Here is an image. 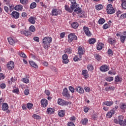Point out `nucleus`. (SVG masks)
<instances>
[{"label": "nucleus", "instance_id": "obj_2", "mask_svg": "<svg viewBox=\"0 0 126 126\" xmlns=\"http://www.w3.org/2000/svg\"><path fill=\"white\" fill-rule=\"evenodd\" d=\"M106 11L108 14H114L116 12V8L113 7L111 4H109L107 6Z\"/></svg>", "mask_w": 126, "mask_h": 126}, {"label": "nucleus", "instance_id": "obj_27", "mask_svg": "<svg viewBox=\"0 0 126 126\" xmlns=\"http://www.w3.org/2000/svg\"><path fill=\"white\" fill-rule=\"evenodd\" d=\"M58 115L59 117H61V118H63L65 115V112L63 110H61L59 113Z\"/></svg>", "mask_w": 126, "mask_h": 126}, {"label": "nucleus", "instance_id": "obj_40", "mask_svg": "<svg viewBox=\"0 0 126 126\" xmlns=\"http://www.w3.org/2000/svg\"><path fill=\"white\" fill-rule=\"evenodd\" d=\"M95 8L96 10H101L103 8V5L99 4L96 6Z\"/></svg>", "mask_w": 126, "mask_h": 126}, {"label": "nucleus", "instance_id": "obj_25", "mask_svg": "<svg viewBox=\"0 0 126 126\" xmlns=\"http://www.w3.org/2000/svg\"><path fill=\"white\" fill-rule=\"evenodd\" d=\"M63 95H70L69 92L66 88L63 90Z\"/></svg>", "mask_w": 126, "mask_h": 126}, {"label": "nucleus", "instance_id": "obj_36", "mask_svg": "<svg viewBox=\"0 0 126 126\" xmlns=\"http://www.w3.org/2000/svg\"><path fill=\"white\" fill-rule=\"evenodd\" d=\"M95 42L96 39L95 38H91L89 40V44H91V45H93V44H94Z\"/></svg>", "mask_w": 126, "mask_h": 126}, {"label": "nucleus", "instance_id": "obj_29", "mask_svg": "<svg viewBox=\"0 0 126 126\" xmlns=\"http://www.w3.org/2000/svg\"><path fill=\"white\" fill-rule=\"evenodd\" d=\"M35 18H34L33 17H31L29 19V21L30 23H31L32 24H35Z\"/></svg>", "mask_w": 126, "mask_h": 126}, {"label": "nucleus", "instance_id": "obj_49", "mask_svg": "<svg viewBox=\"0 0 126 126\" xmlns=\"http://www.w3.org/2000/svg\"><path fill=\"white\" fill-rule=\"evenodd\" d=\"M108 28H110V25H109V24H105L103 26V29H108Z\"/></svg>", "mask_w": 126, "mask_h": 126}, {"label": "nucleus", "instance_id": "obj_9", "mask_svg": "<svg viewBox=\"0 0 126 126\" xmlns=\"http://www.w3.org/2000/svg\"><path fill=\"white\" fill-rule=\"evenodd\" d=\"M7 67L8 69L12 70L14 68V63L12 61H10L7 64Z\"/></svg>", "mask_w": 126, "mask_h": 126}, {"label": "nucleus", "instance_id": "obj_17", "mask_svg": "<svg viewBox=\"0 0 126 126\" xmlns=\"http://www.w3.org/2000/svg\"><path fill=\"white\" fill-rule=\"evenodd\" d=\"M77 92H78V93H80V94H83L84 93V90H83V88L78 87L76 89Z\"/></svg>", "mask_w": 126, "mask_h": 126}, {"label": "nucleus", "instance_id": "obj_39", "mask_svg": "<svg viewBox=\"0 0 126 126\" xmlns=\"http://www.w3.org/2000/svg\"><path fill=\"white\" fill-rule=\"evenodd\" d=\"M108 42H109V44H111V45H114V44H115V43H116V40H115L112 38H109L108 39Z\"/></svg>", "mask_w": 126, "mask_h": 126}, {"label": "nucleus", "instance_id": "obj_54", "mask_svg": "<svg viewBox=\"0 0 126 126\" xmlns=\"http://www.w3.org/2000/svg\"><path fill=\"white\" fill-rule=\"evenodd\" d=\"M3 2H5V4H6V5H10V0H3Z\"/></svg>", "mask_w": 126, "mask_h": 126}, {"label": "nucleus", "instance_id": "obj_61", "mask_svg": "<svg viewBox=\"0 0 126 126\" xmlns=\"http://www.w3.org/2000/svg\"><path fill=\"white\" fill-rule=\"evenodd\" d=\"M4 10H5V11H6V12H8L9 9L8 8V7H7L6 6H4Z\"/></svg>", "mask_w": 126, "mask_h": 126}, {"label": "nucleus", "instance_id": "obj_13", "mask_svg": "<svg viewBox=\"0 0 126 126\" xmlns=\"http://www.w3.org/2000/svg\"><path fill=\"white\" fill-rule=\"evenodd\" d=\"M114 114H115V110L114 109H112L107 113L106 117L107 118L110 119V118H112V116Z\"/></svg>", "mask_w": 126, "mask_h": 126}, {"label": "nucleus", "instance_id": "obj_6", "mask_svg": "<svg viewBox=\"0 0 126 126\" xmlns=\"http://www.w3.org/2000/svg\"><path fill=\"white\" fill-rule=\"evenodd\" d=\"M63 13V12L61 10H59L58 9H53L52 11V13L51 14V15H53L54 16L59 15L62 14Z\"/></svg>", "mask_w": 126, "mask_h": 126}, {"label": "nucleus", "instance_id": "obj_59", "mask_svg": "<svg viewBox=\"0 0 126 126\" xmlns=\"http://www.w3.org/2000/svg\"><path fill=\"white\" fill-rule=\"evenodd\" d=\"M85 89V91H86V92H90V88L88 87H85L84 88Z\"/></svg>", "mask_w": 126, "mask_h": 126}, {"label": "nucleus", "instance_id": "obj_38", "mask_svg": "<svg viewBox=\"0 0 126 126\" xmlns=\"http://www.w3.org/2000/svg\"><path fill=\"white\" fill-rule=\"evenodd\" d=\"M115 82H121L122 79L120 77L117 76L115 77Z\"/></svg>", "mask_w": 126, "mask_h": 126}, {"label": "nucleus", "instance_id": "obj_1", "mask_svg": "<svg viewBox=\"0 0 126 126\" xmlns=\"http://www.w3.org/2000/svg\"><path fill=\"white\" fill-rule=\"evenodd\" d=\"M52 43V37H45L42 39V43L43 44V47L46 50L50 47V44Z\"/></svg>", "mask_w": 126, "mask_h": 126}, {"label": "nucleus", "instance_id": "obj_7", "mask_svg": "<svg viewBox=\"0 0 126 126\" xmlns=\"http://www.w3.org/2000/svg\"><path fill=\"white\" fill-rule=\"evenodd\" d=\"M78 54L79 55L80 59L82 58V55H84L85 51H84V48H82L81 46H79L78 49Z\"/></svg>", "mask_w": 126, "mask_h": 126}, {"label": "nucleus", "instance_id": "obj_14", "mask_svg": "<svg viewBox=\"0 0 126 126\" xmlns=\"http://www.w3.org/2000/svg\"><path fill=\"white\" fill-rule=\"evenodd\" d=\"M100 70L103 72H105V71L109 70V68H108V66L106 65H102L100 67Z\"/></svg>", "mask_w": 126, "mask_h": 126}, {"label": "nucleus", "instance_id": "obj_37", "mask_svg": "<svg viewBox=\"0 0 126 126\" xmlns=\"http://www.w3.org/2000/svg\"><path fill=\"white\" fill-rule=\"evenodd\" d=\"M82 125H84V126H85L87 123H88V119L86 118H84V119L82 120L81 121Z\"/></svg>", "mask_w": 126, "mask_h": 126}, {"label": "nucleus", "instance_id": "obj_41", "mask_svg": "<svg viewBox=\"0 0 126 126\" xmlns=\"http://www.w3.org/2000/svg\"><path fill=\"white\" fill-rule=\"evenodd\" d=\"M87 68L88 70H90V71H92L93 70V66L90 64L88 65Z\"/></svg>", "mask_w": 126, "mask_h": 126}, {"label": "nucleus", "instance_id": "obj_34", "mask_svg": "<svg viewBox=\"0 0 126 126\" xmlns=\"http://www.w3.org/2000/svg\"><path fill=\"white\" fill-rule=\"evenodd\" d=\"M36 6H37V4L36 3V2H33L31 4L30 8H31V9H33V8H35Z\"/></svg>", "mask_w": 126, "mask_h": 126}, {"label": "nucleus", "instance_id": "obj_32", "mask_svg": "<svg viewBox=\"0 0 126 126\" xmlns=\"http://www.w3.org/2000/svg\"><path fill=\"white\" fill-rule=\"evenodd\" d=\"M74 11V12H77L78 14H79V13H81L82 11L81 10V8L80 7H78L75 9Z\"/></svg>", "mask_w": 126, "mask_h": 126}, {"label": "nucleus", "instance_id": "obj_62", "mask_svg": "<svg viewBox=\"0 0 126 126\" xmlns=\"http://www.w3.org/2000/svg\"><path fill=\"white\" fill-rule=\"evenodd\" d=\"M67 125L68 126H75L74 123L72 122H68Z\"/></svg>", "mask_w": 126, "mask_h": 126}, {"label": "nucleus", "instance_id": "obj_47", "mask_svg": "<svg viewBox=\"0 0 126 126\" xmlns=\"http://www.w3.org/2000/svg\"><path fill=\"white\" fill-rule=\"evenodd\" d=\"M22 81H23V82H24V83H29V79H27V78H23L22 79Z\"/></svg>", "mask_w": 126, "mask_h": 126}, {"label": "nucleus", "instance_id": "obj_23", "mask_svg": "<svg viewBox=\"0 0 126 126\" xmlns=\"http://www.w3.org/2000/svg\"><path fill=\"white\" fill-rule=\"evenodd\" d=\"M105 22H106V20H105V19L103 18H101L98 21V24H99L100 25H103V24H104V23H105Z\"/></svg>", "mask_w": 126, "mask_h": 126}, {"label": "nucleus", "instance_id": "obj_46", "mask_svg": "<svg viewBox=\"0 0 126 126\" xmlns=\"http://www.w3.org/2000/svg\"><path fill=\"white\" fill-rule=\"evenodd\" d=\"M106 81H108L109 82H110V81H113L114 80V77H108L106 79Z\"/></svg>", "mask_w": 126, "mask_h": 126}, {"label": "nucleus", "instance_id": "obj_53", "mask_svg": "<svg viewBox=\"0 0 126 126\" xmlns=\"http://www.w3.org/2000/svg\"><path fill=\"white\" fill-rule=\"evenodd\" d=\"M30 30L31 31V32H35V27L33 26H31L30 27Z\"/></svg>", "mask_w": 126, "mask_h": 126}, {"label": "nucleus", "instance_id": "obj_20", "mask_svg": "<svg viewBox=\"0 0 126 126\" xmlns=\"http://www.w3.org/2000/svg\"><path fill=\"white\" fill-rule=\"evenodd\" d=\"M2 110L3 111H7L8 110V104L6 103H4L2 104Z\"/></svg>", "mask_w": 126, "mask_h": 126}, {"label": "nucleus", "instance_id": "obj_24", "mask_svg": "<svg viewBox=\"0 0 126 126\" xmlns=\"http://www.w3.org/2000/svg\"><path fill=\"white\" fill-rule=\"evenodd\" d=\"M64 7L66 11H68V12H70V13H71L72 11H73V10L70 9V7H69V6L67 5H65Z\"/></svg>", "mask_w": 126, "mask_h": 126}, {"label": "nucleus", "instance_id": "obj_12", "mask_svg": "<svg viewBox=\"0 0 126 126\" xmlns=\"http://www.w3.org/2000/svg\"><path fill=\"white\" fill-rule=\"evenodd\" d=\"M71 5L70 6V8L73 10V9H74V8H76V6H77L76 1H75V0H73V1H71Z\"/></svg>", "mask_w": 126, "mask_h": 126}, {"label": "nucleus", "instance_id": "obj_30", "mask_svg": "<svg viewBox=\"0 0 126 126\" xmlns=\"http://www.w3.org/2000/svg\"><path fill=\"white\" fill-rule=\"evenodd\" d=\"M88 72L87 71V70H82V74L85 76V78H87V77H88Z\"/></svg>", "mask_w": 126, "mask_h": 126}, {"label": "nucleus", "instance_id": "obj_50", "mask_svg": "<svg viewBox=\"0 0 126 126\" xmlns=\"http://www.w3.org/2000/svg\"><path fill=\"white\" fill-rule=\"evenodd\" d=\"M64 96L66 98V99H72V98H73V96L72 95H64Z\"/></svg>", "mask_w": 126, "mask_h": 126}, {"label": "nucleus", "instance_id": "obj_58", "mask_svg": "<svg viewBox=\"0 0 126 126\" xmlns=\"http://www.w3.org/2000/svg\"><path fill=\"white\" fill-rule=\"evenodd\" d=\"M105 89L107 91H108V90H114V89H115V88H114L112 86H110V87L106 88Z\"/></svg>", "mask_w": 126, "mask_h": 126}, {"label": "nucleus", "instance_id": "obj_10", "mask_svg": "<svg viewBox=\"0 0 126 126\" xmlns=\"http://www.w3.org/2000/svg\"><path fill=\"white\" fill-rule=\"evenodd\" d=\"M41 104L42 107H43V108H46V107L48 106V100L45 98H43L41 100Z\"/></svg>", "mask_w": 126, "mask_h": 126}, {"label": "nucleus", "instance_id": "obj_8", "mask_svg": "<svg viewBox=\"0 0 126 126\" xmlns=\"http://www.w3.org/2000/svg\"><path fill=\"white\" fill-rule=\"evenodd\" d=\"M83 29H84V32L87 36H88V37H90V36L92 35V33H91V32H90V30H89V29L88 27H84Z\"/></svg>", "mask_w": 126, "mask_h": 126}, {"label": "nucleus", "instance_id": "obj_31", "mask_svg": "<svg viewBox=\"0 0 126 126\" xmlns=\"http://www.w3.org/2000/svg\"><path fill=\"white\" fill-rule=\"evenodd\" d=\"M126 36L125 35H121L120 36V41L121 43H125L126 41Z\"/></svg>", "mask_w": 126, "mask_h": 126}, {"label": "nucleus", "instance_id": "obj_57", "mask_svg": "<svg viewBox=\"0 0 126 126\" xmlns=\"http://www.w3.org/2000/svg\"><path fill=\"white\" fill-rule=\"evenodd\" d=\"M13 6H14L13 4L9 5L10 12H11L13 10Z\"/></svg>", "mask_w": 126, "mask_h": 126}, {"label": "nucleus", "instance_id": "obj_26", "mask_svg": "<svg viewBox=\"0 0 126 126\" xmlns=\"http://www.w3.org/2000/svg\"><path fill=\"white\" fill-rule=\"evenodd\" d=\"M103 47H104V44L99 43L97 46V50H98V51H101V50H102Z\"/></svg>", "mask_w": 126, "mask_h": 126}, {"label": "nucleus", "instance_id": "obj_28", "mask_svg": "<svg viewBox=\"0 0 126 126\" xmlns=\"http://www.w3.org/2000/svg\"><path fill=\"white\" fill-rule=\"evenodd\" d=\"M120 108H121V109H122V110H126V103H121L120 104Z\"/></svg>", "mask_w": 126, "mask_h": 126}, {"label": "nucleus", "instance_id": "obj_64", "mask_svg": "<svg viewBox=\"0 0 126 126\" xmlns=\"http://www.w3.org/2000/svg\"><path fill=\"white\" fill-rule=\"evenodd\" d=\"M33 40L35 41V42H39V37L35 36L33 37Z\"/></svg>", "mask_w": 126, "mask_h": 126}, {"label": "nucleus", "instance_id": "obj_3", "mask_svg": "<svg viewBox=\"0 0 126 126\" xmlns=\"http://www.w3.org/2000/svg\"><path fill=\"white\" fill-rule=\"evenodd\" d=\"M119 125L122 126H126V119L124 120V116L121 115L118 117Z\"/></svg>", "mask_w": 126, "mask_h": 126}, {"label": "nucleus", "instance_id": "obj_51", "mask_svg": "<svg viewBox=\"0 0 126 126\" xmlns=\"http://www.w3.org/2000/svg\"><path fill=\"white\" fill-rule=\"evenodd\" d=\"M20 57H22V58H24V59H26L27 58V56H26V55L24 54L23 52H21L20 54Z\"/></svg>", "mask_w": 126, "mask_h": 126}, {"label": "nucleus", "instance_id": "obj_45", "mask_svg": "<svg viewBox=\"0 0 126 126\" xmlns=\"http://www.w3.org/2000/svg\"><path fill=\"white\" fill-rule=\"evenodd\" d=\"M27 107L28 108V109H32V107H33V104L31 103H28L27 104Z\"/></svg>", "mask_w": 126, "mask_h": 126}, {"label": "nucleus", "instance_id": "obj_48", "mask_svg": "<svg viewBox=\"0 0 126 126\" xmlns=\"http://www.w3.org/2000/svg\"><path fill=\"white\" fill-rule=\"evenodd\" d=\"M69 91L71 92V93H74V88L72 86H69L68 87Z\"/></svg>", "mask_w": 126, "mask_h": 126}, {"label": "nucleus", "instance_id": "obj_4", "mask_svg": "<svg viewBox=\"0 0 126 126\" xmlns=\"http://www.w3.org/2000/svg\"><path fill=\"white\" fill-rule=\"evenodd\" d=\"M68 42H72L73 41H76L77 40V36L75 35V33H71L68 35Z\"/></svg>", "mask_w": 126, "mask_h": 126}, {"label": "nucleus", "instance_id": "obj_11", "mask_svg": "<svg viewBox=\"0 0 126 126\" xmlns=\"http://www.w3.org/2000/svg\"><path fill=\"white\" fill-rule=\"evenodd\" d=\"M11 15H12V17L15 18V19H18V18H19V13L17 11H13Z\"/></svg>", "mask_w": 126, "mask_h": 126}, {"label": "nucleus", "instance_id": "obj_18", "mask_svg": "<svg viewBox=\"0 0 126 126\" xmlns=\"http://www.w3.org/2000/svg\"><path fill=\"white\" fill-rule=\"evenodd\" d=\"M21 34H24L25 36H27V37H29V36H30L31 35V32H28L26 31H21Z\"/></svg>", "mask_w": 126, "mask_h": 126}, {"label": "nucleus", "instance_id": "obj_19", "mask_svg": "<svg viewBox=\"0 0 126 126\" xmlns=\"http://www.w3.org/2000/svg\"><path fill=\"white\" fill-rule=\"evenodd\" d=\"M8 41L10 45H14L15 44V41L13 40V38L12 37H8L7 38Z\"/></svg>", "mask_w": 126, "mask_h": 126}, {"label": "nucleus", "instance_id": "obj_33", "mask_svg": "<svg viewBox=\"0 0 126 126\" xmlns=\"http://www.w3.org/2000/svg\"><path fill=\"white\" fill-rule=\"evenodd\" d=\"M71 26L72 28H74V29H76V28L78 27V23H77V22H74L71 24Z\"/></svg>", "mask_w": 126, "mask_h": 126}, {"label": "nucleus", "instance_id": "obj_43", "mask_svg": "<svg viewBox=\"0 0 126 126\" xmlns=\"http://www.w3.org/2000/svg\"><path fill=\"white\" fill-rule=\"evenodd\" d=\"M66 52L67 54H71L72 53V49L70 47L66 49Z\"/></svg>", "mask_w": 126, "mask_h": 126}, {"label": "nucleus", "instance_id": "obj_35", "mask_svg": "<svg viewBox=\"0 0 126 126\" xmlns=\"http://www.w3.org/2000/svg\"><path fill=\"white\" fill-rule=\"evenodd\" d=\"M94 57H95V59L96 60H97V61H101V59H102V57H101V56H100V55L99 54H96L94 55Z\"/></svg>", "mask_w": 126, "mask_h": 126}, {"label": "nucleus", "instance_id": "obj_56", "mask_svg": "<svg viewBox=\"0 0 126 126\" xmlns=\"http://www.w3.org/2000/svg\"><path fill=\"white\" fill-rule=\"evenodd\" d=\"M90 109L89 107H87V106H84V111L85 113H87L88 111H89Z\"/></svg>", "mask_w": 126, "mask_h": 126}, {"label": "nucleus", "instance_id": "obj_15", "mask_svg": "<svg viewBox=\"0 0 126 126\" xmlns=\"http://www.w3.org/2000/svg\"><path fill=\"white\" fill-rule=\"evenodd\" d=\"M15 10H17V11H19V10H22L23 9V6L22 5H17L14 7Z\"/></svg>", "mask_w": 126, "mask_h": 126}, {"label": "nucleus", "instance_id": "obj_52", "mask_svg": "<svg viewBox=\"0 0 126 126\" xmlns=\"http://www.w3.org/2000/svg\"><path fill=\"white\" fill-rule=\"evenodd\" d=\"M107 54L109 56H113V51L111 49H109L107 51Z\"/></svg>", "mask_w": 126, "mask_h": 126}, {"label": "nucleus", "instance_id": "obj_42", "mask_svg": "<svg viewBox=\"0 0 126 126\" xmlns=\"http://www.w3.org/2000/svg\"><path fill=\"white\" fill-rule=\"evenodd\" d=\"M20 2L22 4H27L28 3V0H20Z\"/></svg>", "mask_w": 126, "mask_h": 126}, {"label": "nucleus", "instance_id": "obj_21", "mask_svg": "<svg viewBox=\"0 0 126 126\" xmlns=\"http://www.w3.org/2000/svg\"><path fill=\"white\" fill-rule=\"evenodd\" d=\"M29 63L31 66H32V67H34V68H38V65H37L34 61H30Z\"/></svg>", "mask_w": 126, "mask_h": 126}, {"label": "nucleus", "instance_id": "obj_16", "mask_svg": "<svg viewBox=\"0 0 126 126\" xmlns=\"http://www.w3.org/2000/svg\"><path fill=\"white\" fill-rule=\"evenodd\" d=\"M113 104L114 102L113 101H104L103 102V105H105L106 106H108V107H111Z\"/></svg>", "mask_w": 126, "mask_h": 126}, {"label": "nucleus", "instance_id": "obj_63", "mask_svg": "<svg viewBox=\"0 0 126 126\" xmlns=\"http://www.w3.org/2000/svg\"><path fill=\"white\" fill-rule=\"evenodd\" d=\"M5 84L4 83H2L0 85V87L2 89H4V88L5 87Z\"/></svg>", "mask_w": 126, "mask_h": 126}, {"label": "nucleus", "instance_id": "obj_55", "mask_svg": "<svg viewBox=\"0 0 126 126\" xmlns=\"http://www.w3.org/2000/svg\"><path fill=\"white\" fill-rule=\"evenodd\" d=\"M33 118H34V119H36L37 120H39L40 119V117L39 115H37L36 114H34L33 115Z\"/></svg>", "mask_w": 126, "mask_h": 126}, {"label": "nucleus", "instance_id": "obj_22", "mask_svg": "<svg viewBox=\"0 0 126 126\" xmlns=\"http://www.w3.org/2000/svg\"><path fill=\"white\" fill-rule=\"evenodd\" d=\"M55 112V109H53L52 108H48L47 109V114H53V113Z\"/></svg>", "mask_w": 126, "mask_h": 126}, {"label": "nucleus", "instance_id": "obj_5", "mask_svg": "<svg viewBox=\"0 0 126 126\" xmlns=\"http://www.w3.org/2000/svg\"><path fill=\"white\" fill-rule=\"evenodd\" d=\"M58 104L61 106H67L69 104H70V102L65 101L63 99L59 98L58 100Z\"/></svg>", "mask_w": 126, "mask_h": 126}, {"label": "nucleus", "instance_id": "obj_44", "mask_svg": "<svg viewBox=\"0 0 126 126\" xmlns=\"http://www.w3.org/2000/svg\"><path fill=\"white\" fill-rule=\"evenodd\" d=\"M121 5L123 8H124V9H126V1L125 0L123 1Z\"/></svg>", "mask_w": 126, "mask_h": 126}, {"label": "nucleus", "instance_id": "obj_60", "mask_svg": "<svg viewBox=\"0 0 126 126\" xmlns=\"http://www.w3.org/2000/svg\"><path fill=\"white\" fill-rule=\"evenodd\" d=\"M68 62H69V61L67 59H63V63H68Z\"/></svg>", "mask_w": 126, "mask_h": 126}]
</instances>
